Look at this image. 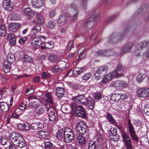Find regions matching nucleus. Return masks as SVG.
<instances>
[{
    "label": "nucleus",
    "mask_w": 149,
    "mask_h": 149,
    "mask_svg": "<svg viewBox=\"0 0 149 149\" xmlns=\"http://www.w3.org/2000/svg\"><path fill=\"white\" fill-rule=\"evenodd\" d=\"M108 52H106V50H100L97 51V54L100 56H105L106 54Z\"/></svg>",
    "instance_id": "58836bf2"
},
{
    "label": "nucleus",
    "mask_w": 149,
    "mask_h": 149,
    "mask_svg": "<svg viewBox=\"0 0 149 149\" xmlns=\"http://www.w3.org/2000/svg\"><path fill=\"white\" fill-rule=\"evenodd\" d=\"M31 2L33 7L40 8L43 5L44 1L43 0H31Z\"/></svg>",
    "instance_id": "2eb2a0df"
},
{
    "label": "nucleus",
    "mask_w": 149,
    "mask_h": 149,
    "mask_svg": "<svg viewBox=\"0 0 149 149\" xmlns=\"http://www.w3.org/2000/svg\"><path fill=\"white\" fill-rule=\"evenodd\" d=\"M20 24L17 23H11L9 25V29L10 31L14 32L17 30L20 27Z\"/></svg>",
    "instance_id": "5701e85b"
},
{
    "label": "nucleus",
    "mask_w": 149,
    "mask_h": 149,
    "mask_svg": "<svg viewBox=\"0 0 149 149\" xmlns=\"http://www.w3.org/2000/svg\"><path fill=\"white\" fill-rule=\"evenodd\" d=\"M76 127L77 130L81 134L84 135L88 131L87 125L83 122L77 123Z\"/></svg>",
    "instance_id": "f03ea898"
},
{
    "label": "nucleus",
    "mask_w": 149,
    "mask_h": 149,
    "mask_svg": "<svg viewBox=\"0 0 149 149\" xmlns=\"http://www.w3.org/2000/svg\"><path fill=\"white\" fill-rule=\"evenodd\" d=\"M11 63H8V61H5L4 62L3 70L4 72L7 73L9 72L10 69Z\"/></svg>",
    "instance_id": "c85d7f7f"
},
{
    "label": "nucleus",
    "mask_w": 149,
    "mask_h": 149,
    "mask_svg": "<svg viewBox=\"0 0 149 149\" xmlns=\"http://www.w3.org/2000/svg\"><path fill=\"white\" fill-rule=\"evenodd\" d=\"M48 60L51 62H56L57 60V58L56 56L54 54H52L50 55L48 58Z\"/></svg>",
    "instance_id": "ea45409f"
},
{
    "label": "nucleus",
    "mask_w": 149,
    "mask_h": 149,
    "mask_svg": "<svg viewBox=\"0 0 149 149\" xmlns=\"http://www.w3.org/2000/svg\"><path fill=\"white\" fill-rule=\"evenodd\" d=\"M45 45L48 47V48H51L54 47V43L52 41H49L46 42Z\"/></svg>",
    "instance_id": "3c124183"
},
{
    "label": "nucleus",
    "mask_w": 149,
    "mask_h": 149,
    "mask_svg": "<svg viewBox=\"0 0 149 149\" xmlns=\"http://www.w3.org/2000/svg\"><path fill=\"white\" fill-rule=\"evenodd\" d=\"M14 143L17 146L21 148L25 147L26 145L25 141L24 138L21 135Z\"/></svg>",
    "instance_id": "1a4fd4ad"
},
{
    "label": "nucleus",
    "mask_w": 149,
    "mask_h": 149,
    "mask_svg": "<svg viewBox=\"0 0 149 149\" xmlns=\"http://www.w3.org/2000/svg\"><path fill=\"white\" fill-rule=\"evenodd\" d=\"M122 137L123 141L125 144L127 149H132V146L130 137L124 133L122 134Z\"/></svg>",
    "instance_id": "20e7f679"
},
{
    "label": "nucleus",
    "mask_w": 149,
    "mask_h": 149,
    "mask_svg": "<svg viewBox=\"0 0 149 149\" xmlns=\"http://www.w3.org/2000/svg\"><path fill=\"white\" fill-rule=\"evenodd\" d=\"M45 100L51 104H53V98L51 95V93L49 92L47 93L45 95Z\"/></svg>",
    "instance_id": "c756f323"
},
{
    "label": "nucleus",
    "mask_w": 149,
    "mask_h": 149,
    "mask_svg": "<svg viewBox=\"0 0 149 149\" xmlns=\"http://www.w3.org/2000/svg\"><path fill=\"white\" fill-rule=\"evenodd\" d=\"M38 122L33 123L31 125V127L34 130H37L38 129Z\"/></svg>",
    "instance_id": "69168bd1"
},
{
    "label": "nucleus",
    "mask_w": 149,
    "mask_h": 149,
    "mask_svg": "<svg viewBox=\"0 0 149 149\" xmlns=\"http://www.w3.org/2000/svg\"><path fill=\"white\" fill-rule=\"evenodd\" d=\"M26 40V38L25 37H24L20 38L19 40V42L21 45H23L24 43Z\"/></svg>",
    "instance_id": "338daca9"
},
{
    "label": "nucleus",
    "mask_w": 149,
    "mask_h": 149,
    "mask_svg": "<svg viewBox=\"0 0 149 149\" xmlns=\"http://www.w3.org/2000/svg\"><path fill=\"white\" fill-rule=\"evenodd\" d=\"M32 43L35 46H39L41 44L40 38L37 37L35 35H32L30 37Z\"/></svg>",
    "instance_id": "4468645a"
},
{
    "label": "nucleus",
    "mask_w": 149,
    "mask_h": 149,
    "mask_svg": "<svg viewBox=\"0 0 149 149\" xmlns=\"http://www.w3.org/2000/svg\"><path fill=\"white\" fill-rule=\"evenodd\" d=\"M130 135L134 142L136 143H138L139 141V138L136 134L135 132L130 133Z\"/></svg>",
    "instance_id": "e433bc0d"
},
{
    "label": "nucleus",
    "mask_w": 149,
    "mask_h": 149,
    "mask_svg": "<svg viewBox=\"0 0 149 149\" xmlns=\"http://www.w3.org/2000/svg\"><path fill=\"white\" fill-rule=\"evenodd\" d=\"M23 61L26 62H29L30 63H32L33 61L31 57L27 55H24L23 58Z\"/></svg>",
    "instance_id": "37998d69"
},
{
    "label": "nucleus",
    "mask_w": 149,
    "mask_h": 149,
    "mask_svg": "<svg viewBox=\"0 0 149 149\" xmlns=\"http://www.w3.org/2000/svg\"><path fill=\"white\" fill-rule=\"evenodd\" d=\"M73 41H70L66 47L67 49L68 50L70 51L73 48Z\"/></svg>",
    "instance_id": "603ef678"
},
{
    "label": "nucleus",
    "mask_w": 149,
    "mask_h": 149,
    "mask_svg": "<svg viewBox=\"0 0 149 149\" xmlns=\"http://www.w3.org/2000/svg\"><path fill=\"white\" fill-rule=\"evenodd\" d=\"M85 104H86L89 109H92L94 108L95 102L93 100H87V101Z\"/></svg>",
    "instance_id": "f704fd0d"
},
{
    "label": "nucleus",
    "mask_w": 149,
    "mask_h": 149,
    "mask_svg": "<svg viewBox=\"0 0 149 149\" xmlns=\"http://www.w3.org/2000/svg\"><path fill=\"white\" fill-rule=\"evenodd\" d=\"M143 56L144 59H146L149 58V49L146 51L143 54Z\"/></svg>",
    "instance_id": "bf43d9fd"
},
{
    "label": "nucleus",
    "mask_w": 149,
    "mask_h": 149,
    "mask_svg": "<svg viewBox=\"0 0 149 149\" xmlns=\"http://www.w3.org/2000/svg\"><path fill=\"white\" fill-rule=\"evenodd\" d=\"M20 134L18 133L14 132L10 133L9 135V138L12 143H15Z\"/></svg>",
    "instance_id": "6ab92c4d"
},
{
    "label": "nucleus",
    "mask_w": 149,
    "mask_h": 149,
    "mask_svg": "<svg viewBox=\"0 0 149 149\" xmlns=\"http://www.w3.org/2000/svg\"><path fill=\"white\" fill-rule=\"evenodd\" d=\"M101 144L98 141L90 143L88 145V149H100Z\"/></svg>",
    "instance_id": "f3484780"
},
{
    "label": "nucleus",
    "mask_w": 149,
    "mask_h": 149,
    "mask_svg": "<svg viewBox=\"0 0 149 149\" xmlns=\"http://www.w3.org/2000/svg\"><path fill=\"white\" fill-rule=\"evenodd\" d=\"M72 99L76 102L83 104H85L87 101L86 98L83 95H79L75 97H73Z\"/></svg>",
    "instance_id": "6e6552de"
},
{
    "label": "nucleus",
    "mask_w": 149,
    "mask_h": 149,
    "mask_svg": "<svg viewBox=\"0 0 149 149\" xmlns=\"http://www.w3.org/2000/svg\"><path fill=\"white\" fill-rule=\"evenodd\" d=\"M44 111V109L40 106L37 107L35 110V113L37 114L40 115L43 113Z\"/></svg>",
    "instance_id": "a19ab883"
},
{
    "label": "nucleus",
    "mask_w": 149,
    "mask_h": 149,
    "mask_svg": "<svg viewBox=\"0 0 149 149\" xmlns=\"http://www.w3.org/2000/svg\"><path fill=\"white\" fill-rule=\"evenodd\" d=\"M141 51V50H140V49L139 47V46H138L136 48L135 50V55L137 56H140L141 54L140 51Z\"/></svg>",
    "instance_id": "6e6d98bb"
},
{
    "label": "nucleus",
    "mask_w": 149,
    "mask_h": 149,
    "mask_svg": "<svg viewBox=\"0 0 149 149\" xmlns=\"http://www.w3.org/2000/svg\"><path fill=\"white\" fill-rule=\"evenodd\" d=\"M68 15L67 14H62L57 20V23L59 24H61L64 22L66 20L67 16Z\"/></svg>",
    "instance_id": "393cba45"
},
{
    "label": "nucleus",
    "mask_w": 149,
    "mask_h": 149,
    "mask_svg": "<svg viewBox=\"0 0 149 149\" xmlns=\"http://www.w3.org/2000/svg\"><path fill=\"white\" fill-rule=\"evenodd\" d=\"M14 4L10 0H4L3 3V6L5 10L10 11L13 9Z\"/></svg>",
    "instance_id": "0eeeda50"
},
{
    "label": "nucleus",
    "mask_w": 149,
    "mask_h": 149,
    "mask_svg": "<svg viewBox=\"0 0 149 149\" xmlns=\"http://www.w3.org/2000/svg\"><path fill=\"white\" fill-rule=\"evenodd\" d=\"M138 95L142 98H146L149 96V88H142L138 90Z\"/></svg>",
    "instance_id": "39448f33"
},
{
    "label": "nucleus",
    "mask_w": 149,
    "mask_h": 149,
    "mask_svg": "<svg viewBox=\"0 0 149 149\" xmlns=\"http://www.w3.org/2000/svg\"><path fill=\"white\" fill-rule=\"evenodd\" d=\"M76 141L79 144L82 145L85 144L86 142L84 136L81 135H78L77 136Z\"/></svg>",
    "instance_id": "cd10ccee"
},
{
    "label": "nucleus",
    "mask_w": 149,
    "mask_h": 149,
    "mask_svg": "<svg viewBox=\"0 0 149 149\" xmlns=\"http://www.w3.org/2000/svg\"><path fill=\"white\" fill-rule=\"evenodd\" d=\"M85 52L84 50L83 51L79 54V57L78 58V60L81 59L85 56Z\"/></svg>",
    "instance_id": "774afa93"
},
{
    "label": "nucleus",
    "mask_w": 149,
    "mask_h": 149,
    "mask_svg": "<svg viewBox=\"0 0 149 149\" xmlns=\"http://www.w3.org/2000/svg\"><path fill=\"white\" fill-rule=\"evenodd\" d=\"M34 88V87L31 86L29 88H28L26 91V94L27 95L32 94L34 92L33 89Z\"/></svg>",
    "instance_id": "13d9d810"
},
{
    "label": "nucleus",
    "mask_w": 149,
    "mask_h": 149,
    "mask_svg": "<svg viewBox=\"0 0 149 149\" xmlns=\"http://www.w3.org/2000/svg\"><path fill=\"white\" fill-rule=\"evenodd\" d=\"M122 39V37L120 36H118L116 34H114L111 36L109 41L111 43H116L120 42Z\"/></svg>",
    "instance_id": "9b49d317"
},
{
    "label": "nucleus",
    "mask_w": 149,
    "mask_h": 149,
    "mask_svg": "<svg viewBox=\"0 0 149 149\" xmlns=\"http://www.w3.org/2000/svg\"><path fill=\"white\" fill-rule=\"evenodd\" d=\"M91 74L89 72L86 73L82 76V79L85 81L91 78Z\"/></svg>",
    "instance_id": "de8ad7c7"
},
{
    "label": "nucleus",
    "mask_w": 149,
    "mask_h": 149,
    "mask_svg": "<svg viewBox=\"0 0 149 149\" xmlns=\"http://www.w3.org/2000/svg\"><path fill=\"white\" fill-rule=\"evenodd\" d=\"M102 96V94L99 92L95 93L93 95L94 98L97 100H100L101 99Z\"/></svg>",
    "instance_id": "79ce46f5"
},
{
    "label": "nucleus",
    "mask_w": 149,
    "mask_h": 149,
    "mask_svg": "<svg viewBox=\"0 0 149 149\" xmlns=\"http://www.w3.org/2000/svg\"><path fill=\"white\" fill-rule=\"evenodd\" d=\"M111 85L114 87L123 88L127 86V83L124 80H118L112 81L111 84Z\"/></svg>",
    "instance_id": "7ed1b4c3"
},
{
    "label": "nucleus",
    "mask_w": 149,
    "mask_h": 149,
    "mask_svg": "<svg viewBox=\"0 0 149 149\" xmlns=\"http://www.w3.org/2000/svg\"><path fill=\"white\" fill-rule=\"evenodd\" d=\"M32 30L34 33H36L40 31L41 30V27L38 24L36 25L34 27Z\"/></svg>",
    "instance_id": "49530a36"
},
{
    "label": "nucleus",
    "mask_w": 149,
    "mask_h": 149,
    "mask_svg": "<svg viewBox=\"0 0 149 149\" xmlns=\"http://www.w3.org/2000/svg\"><path fill=\"white\" fill-rule=\"evenodd\" d=\"M15 37V36L13 33H9L8 34L7 39L9 41Z\"/></svg>",
    "instance_id": "e2e57ef3"
},
{
    "label": "nucleus",
    "mask_w": 149,
    "mask_h": 149,
    "mask_svg": "<svg viewBox=\"0 0 149 149\" xmlns=\"http://www.w3.org/2000/svg\"><path fill=\"white\" fill-rule=\"evenodd\" d=\"M61 131H58L56 134L57 138L59 140H61L62 138V134Z\"/></svg>",
    "instance_id": "0e129e2a"
},
{
    "label": "nucleus",
    "mask_w": 149,
    "mask_h": 149,
    "mask_svg": "<svg viewBox=\"0 0 149 149\" xmlns=\"http://www.w3.org/2000/svg\"><path fill=\"white\" fill-rule=\"evenodd\" d=\"M138 46L141 50H143L144 48H146L148 49L149 48V41L147 40H143L140 42Z\"/></svg>",
    "instance_id": "a211bd4d"
},
{
    "label": "nucleus",
    "mask_w": 149,
    "mask_h": 149,
    "mask_svg": "<svg viewBox=\"0 0 149 149\" xmlns=\"http://www.w3.org/2000/svg\"><path fill=\"white\" fill-rule=\"evenodd\" d=\"M56 94L59 98L62 97L64 94V89L62 87H58L56 88Z\"/></svg>",
    "instance_id": "4be33fe9"
},
{
    "label": "nucleus",
    "mask_w": 149,
    "mask_h": 149,
    "mask_svg": "<svg viewBox=\"0 0 149 149\" xmlns=\"http://www.w3.org/2000/svg\"><path fill=\"white\" fill-rule=\"evenodd\" d=\"M144 78L143 74L142 73L139 74L137 76L136 80L139 83L141 82Z\"/></svg>",
    "instance_id": "a18cd8bd"
},
{
    "label": "nucleus",
    "mask_w": 149,
    "mask_h": 149,
    "mask_svg": "<svg viewBox=\"0 0 149 149\" xmlns=\"http://www.w3.org/2000/svg\"><path fill=\"white\" fill-rule=\"evenodd\" d=\"M20 15L17 13L13 12L11 17V19L12 20H17L19 19Z\"/></svg>",
    "instance_id": "2f4dec72"
},
{
    "label": "nucleus",
    "mask_w": 149,
    "mask_h": 149,
    "mask_svg": "<svg viewBox=\"0 0 149 149\" xmlns=\"http://www.w3.org/2000/svg\"><path fill=\"white\" fill-rule=\"evenodd\" d=\"M0 107L1 110L4 112L7 111L9 109L8 104L5 102H2L0 103Z\"/></svg>",
    "instance_id": "b1692460"
},
{
    "label": "nucleus",
    "mask_w": 149,
    "mask_h": 149,
    "mask_svg": "<svg viewBox=\"0 0 149 149\" xmlns=\"http://www.w3.org/2000/svg\"><path fill=\"white\" fill-rule=\"evenodd\" d=\"M106 116L107 118L110 122L111 123L114 122V120L113 118L112 115L110 113H107V114Z\"/></svg>",
    "instance_id": "8fccbe9b"
},
{
    "label": "nucleus",
    "mask_w": 149,
    "mask_h": 149,
    "mask_svg": "<svg viewBox=\"0 0 149 149\" xmlns=\"http://www.w3.org/2000/svg\"><path fill=\"white\" fill-rule=\"evenodd\" d=\"M65 141L66 143H70L74 139V134L72 130L67 127L65 129L64 132Z\"/></svg>",
    "instance_id": "f257e3e1"
},
{
    "label": "nucleus",
    "mask_w": 149,
    "mask_h": 149,
    "mask_svg": "<svg viewBox=\"0 0 149 149\" xmlns=\"http://www.w3.org/2000/svg\"><path fill=\"white\" fill-rule=\"evenodd\" d=\"M120 94L116 93L111 95L110 99L113 101H118L121 98Z\"/></svg>",
    "instance_id": "7c9ffc66"
},
{
    "label": "nucleus",
    "mask_w": 149,
    "mask_h": 149,
    "mask_svg": "<svg viewBox=\"0 0 149 149\" xmlns=\"http://www.w3.org/2000/svg\"><path fill=\"white\" fill-rule=\"evenodd\" d=\"M50 76V74L45 72H44L42 74V79H47Z\"/></svg>",
    "instance_id": "052dcab7"
},
{
    "label": "nucleus",
    "mask_w": 149,
    "mask_h": 149,
    "mask_svg": "<svg viewBox=\"0 0 149 149\" xmlns=\"http://www.w3.org/2000/svg\"><path fill=\"white\" fill-rule=\"evenodd\" d=\"M102 74L99 71L97 72V70L96 71L95 73V76L96 79L97 80L101 78L102 76L101 75V74Z\"/></svg>",
    "instance_id": "680f3d73"
},
{
    "label": "nucleus",
    "mask_w": 149,
    "mask_h": 149,
    "mask_svg": "<svg viewBox=\"0 0 149 149\" xmlns=\"http://www.w3.org/2000/svg\"><path fill=\"white\" fill-rule=\"evenodd\" d=\"M15 61L14 56L11 54H9L8 55L7 60L6 61H8V63H11L14 62Z\"/></svg>",
    "instance_id": "4c0bfd02"
},
{
    "label": "nucleus",
    "mask_w": 149,
    "mask_h": 149,
    "mask_svg": "<svg viewBox=\"0 0 149 149\" xmlns=\"http://www.w3.org/2000/svg\"><path fill=\"white\" fill-rule=\"evenodd\" d=\"M6 33V26L4 25H1L0 26V36H4Z\"/></svg>",
    "instance_id": "473e14b6"
},
{
    "label": "nucleus",
    "mask_w": 149,
    "mask_h": 149,
    "mask_svg": "<svg viewBox=\"0 0 149 149\" xmlns=\"http://www.w3.org/2000/svg\"><path fill=\"white\" fill-rule=\"evenodd\" d=\"M52 146V144L50 141L45 143V149H51Z\"/></svg>",
    "instance_id": "09e8293b"
},
{
    "label": "nucleus",
    "mask_w": 149,
    "mask_h": 149,
    "mask_svg": "<svg viewBox=\"0 0 149 149\" xmlns=\"http://www.w3.org/2000/svg\"><path fill=\"white\" fill-rule=\"evenodd\" d=\"M56 26V23L55 22L52 20H51L49 21L47 25V28L50 29H54Z\"/></svg>",
    "instance_id": "72a5a7b5"
},
{
    "label": "nucleus",
    "mask_w": 149,
    "mask_h": 149,
    "mask_svg": "<svg viewBox=\"0 0 149 149\" xmlns=\"http://www.w3.org/2000/svg\"><path fill=\"white\" fill-rule=\"evenodd\" d=\"M99 17L98 14L93 15L88 18V21L86 22L88 27H90L93 26L94 24V22L93 21L94 20L98 17Z\"/></svg>",
    "instance_id": "f8f14e48"
},
{
    "label": "nucleus",
    "mask_w": 149,
    "mask_h": 149,
    "mask_svg": "<svg viewBox=\"0 0 149 149\" xmlns=\"http://www.w3.org/2000/svg\"><path fill=\"white\" fill-rule=\"evenodd\" d=\"M0 142L3 145H4L7 143H8L7 139L3 137H1Z\"/></svg>",
    "instance_id": "4d7b16f0"
},
{
    "label": "nucleus",
    "mask_w": 149,
    "mask_h": 149,
    "mask_svg": "<svg viewBox=\"0 0 149 149\" xmlns=\"http://www.w3.org/2000/svg\"><path fill=\"white\" fill-rule=\"evenodd\" d=\"M48 134V131L46 130H43L38 131L36 133V136L39 138H45Z\"/></svg>",
    "instance_id": "dca6fc26"
},
{
    "label": "nucleus",
    "mask_w": 149,
    "mask_h": 149,
    "mask_svg": "<svg viewBox=\"0 0 149 149\" xmlns=\"http://www.w3.org/2000/svg\"><path fill=\"white\" fill-rule=\"evenodd\" d=\"M70 107L73 112H75L76 109H77V104L76 103L73 102L71 103Z\"/></svg>",
    "instance_id": "5fc2aeb1"
},
{
    "label": "nucleus",
    "mask_w": 149,
    "mask_h": 149,
    "mask_svg": "<svg viewBox=\"0 0 149 149\" xmlns=\"http://www.w3.org/2000/svg\"><path fill=\"white\" fill-rule=\"evenodd\" d=\"M117 130L116 128H111L110 131L109 133H111V135L113 136H115L117 134Z\"/></svg>",
    "instance_id": "864d4df0"
},
{
    "label": "nucleus",
    "mask_w": 149,
    "mask_h": 149,
    "mask_svg": "<svg viewBox=\"0 0 149 149\" xmlns=\"http://www.w3.org/2000/svg\"><path fill=\"white\" fill-rule=\"evenodd\" d=\"M128 128L129 129V131L130 134L131 133L135 132V131L134 130V127L132 124L130 120H129L128 121Z\"/></svg>",
    "instance_id": "c03bdc74"
},
{
    "label": "nucleus",
    "mask_w": 149,
    "mask_h": 149,
    "mask_svg": "<svg viewBox=\"0 0 149 149\" xmlns=\"http://www.w3.org/2000/svg\"><path fill=\"white\" fill-rule=\"evenodd\" d=\"M18 128L20 130L28 131L30 129V126L26 123L19 124L17 125Z\"/></svg>",
    "instance_id": "aec40b11"
},
{
    "label": "nucleus",
    "mask_w": 149,
    "mask_h": 149,
    "mask_svg": "<svg viewBox=\"0 0 149 149\" xmlns=\"http://www.w3.org/2000/svg\"><path fill=\"white\" fill-rule=\"evenodd\" d=\"M97 70V72L99 71L102 74L103 73H105L108 70V68L106 66L102 65L98 68Z\"/></svg>",
    "instance_id": "c9c22d12"
},
{
    "label": "nucleus",
    "mask_w": 149,
    "mask_h": 149,
    "mask_svg": "<svg viewBox=\"0 0 149 149\" xmlns=\"http://www.w3.org/2000/svg\"><path fill=\"white\" fill-rule=\"evenodd\" d=\"M133 45L132 42H129L125 45L121 49L120 53L124 54L130 52L132 48Z\"/></svg>",
    "instance_id": "423d86ee"
},
{
    "label": "nucleus",
    "mask_w": 149,
    "mask_h": 149,
    "mask_svg": "<svg viewBox=\"0 0 149 149\" xmlns=\"http://www.w3.org/2000/svg\"><path fill=\"white\" fill-rule=\"evenodd\" d=\"M114 73L113 72H110L107 74L102 79V81L100 82V83L101 84L102 83L105 84L107 82L111 81L114 77Z\"/></svg>",
    "instance_id": "9d476101"
},
{
    "label": "nucleus",
    "mask_w": 149,
    "mask_h": 149,
    "mask_svg": "<svg viewBox=\"0 0 149 149\" xmlns=\"http://www.w3.org/2000/svg\"><path fill=\"white\" fill-rule=\"evenodd\" d=\"M23 12L25 15L27 16L30 17H32L34 15V11L29 7L24 8Z\"/></svg>",
    "instance_id": "412c9836"
},
{
    "label": "nucleus",
    "mask_w": 149,
    "mask_h": 149,
    "mask_svg": "<svg viewBox=\"0 0 149 149\" xmlns=\"http://www.w3.org/2000/svg\"><path fill=\"white\" fill-rule=\"evenodd\" d=\"M76 113L77 115L79 117L84 118L86 116L84 108L81 106L78 107Z\"/></svg>",
    "instance_id": "ddd939ff"
},
{
    "label": "nucleus",
    "mask_w": 149,
    "mask_h": 149,
    "mask_svg": "<svg viewBox=\"0 0 149 149\" xmlns=\"http://www.w3.org/2000/svg\"><path fill=\"white\" fill-rule=\"evenodd\" d=\"M55 110L54 109H51L49 116V119L50 121L51 122L55 121L56 116L55 113Z\"/></svg>",
    "instance_id": "bb28decb"
},
{
    "label": "nucleus",
    "mask_w": 149,
    "mask_h": 149,
    "mask_svg": "<svg viewBox=\"0 0 149 149\" xmlns=\"http://www.w3.org/2000/svg\"><path fill=\"white\" fill-rule=\"evenodd\" d=\"M84 69L83 67L75 68L72 71L73 75L75 76L79 75L82 72Z\"/></svg>",
    "instance_id": "a878e982"
}]
</instances>
